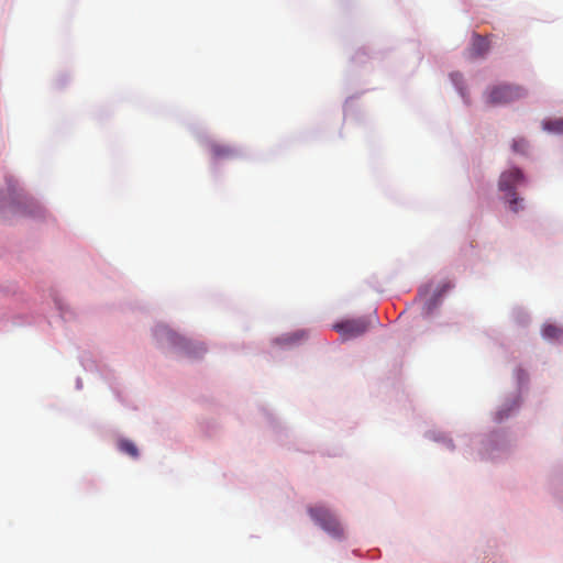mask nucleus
I'll return each mask as SVG.
<instances>
[{
    "mask_svg": "<svg viewBox=\"0 0 563 563\" xmlns=\"http://www.w3.org/2000/svg\"><path fill=\"white\" fill-rule=\"evenodd\" d=\"M309 516L322 530L333 538H342L344 534L343 527L336 516L322 505L310 506L307 509Z\"/></svg>",
    "mask_w": 563,
    "mask_h": 563,
    "instance_id": "obj_1",
    "label": "nucleus"
},
{
    "mask_svg": "<svg viewBox=\"0 0 563 563\" xmlns=\"http://www.w3.org/2000/svg\"><path fill=\"white\" fill-rule=\"evenodd\" d=\"M527 89L518 85H499L486 91V102L490 106L506 104L526 97Z\"/></svg>",
    "mask_w": 563,
    "mask_h": 563,
    "instance_id": "obj_2",
    "label": "nucleus"
},
{
    "mask_svg": "<svg viewBox=\"0 0 563 563\" xmlns=\"http://www.w3.org/2000/svg\"><path fill=\"white\" fill-rule=\"evenodd\" d=\"M523 181V174L518 168H511L500 175L499 178V189L501 191L508 192L509 196V208L512 212H518L522 207V199L516 197L515 188L518 184Z\"/></svg>",
    "mask_w": 563,
    "mask_h": 563,
    "instance_id": "obj_3",
    "label": "nucleus"
},
{
    "mask_svg": "<svg viewBox=\"0 0 563 563\" xmlns=\"http://www.w3.org/2000/svg\"><path fill=\"white\" fill-rule=\"evenodd\" d=\"M333 329L344 339H351L364 334L368 329V323L364 319H352L335 323Z\"/></svg>",
    "mask_w": 563,
    "mask_h": 563,
    "instance_id": "obj_4",
    "label": "nucleus"
},
{
    "mask_svg": "<svg viewBox=\"0 0 563 563\" xmlns=\"http://www.w3.org/2000/svg\"><path fill=\"white\" fill-rule=\"evenodd\" d=\"M158 333L162 335H165L166 339L174 345L180 346L186 351L188 354H194L195 356H200L206 350L202 345L195 346V351H191L194 347L192 343L187 341L185 338L178 335L167 327H161L158 329Z\"/></svg>",
    "mask_w": 563,
    "mask_h": 563,
    "instance_id": "obj_5",
    "label": "nucleus"
},
{
    "mask_svg": "<svg viewBox=\"0 0 563 563\" xmlns=\"http://www.w3.org/2000/svg\"><path fill=\"white\" fill-rule=\"evenodd\" d=\"M489 49V42L487 38L474 34L470 48V55L474 58L484 56Z\"/></svg>",
    "mask_w": 563,
    "mask_h": 563,
    "instance_id": "obj_6",
    "label": "nucleus"
},
{
    "mask_svg": "<svg viewBox=\"0 0 563 563\" xmlns=\"http://www.w3.org/2000/svg\"><path fill=\"white\" fill-rule=\"evenodd\" d=\"M118 449L129 456L136 459L139 456V450L136 445L129 439H120L118 441Z\"/></svg>",
    "mask_w": 563,
    "mask_h": 563,
    "instance_id": "obj_7",
    "label": "nucleus"
},
{
    "mask_svg": "<svg viewBox=\"0 0 563 563\" xmlns=\"http://www.w3.org/2000/svg\"><path fill=\"white\" fill-rule=\"evenodd\" d=\"M542 335L545 339L559 340L563 335V331L554 324H545L542 329Z\"/></svg>",
    "mask_w": 563,
    "mask_h": 563,
    "instance_id": "obj_8",
    "label": "nucleus"
},
{
    "mask_svg": "<svg viewBox=\"0 0 563 563\" xmlns=\"http://www.w3.org/2000/svg\"><path fill=\"white\" fill-rule=\"evenodd\" d=\"M543 128L549 132L563 134V119L545 121Z\"/></svg>",
    "mask_w": 563,
    "mask_h": 563,
    "instance_id": "obj_9",
    "label": "nucleus"
},
{
    "mask_svg": "<svg viewBox=\"0 0 563 563\" xmlns=\"http://www.w3.org/2000/svg\"><path fill=\"white\" fill-rule=\"evenodd\" d=\"M527 148L528 142L525 139H516L512 141L514 152L525 154Z\"/></svg>",
    "mask_w": 563,
    "mask_h": 563,
    "instance_id": "obj_10",
    "label": "nucleus"
},
{
    "mask_svg": "<svg viewBox=\"0 0 563 563\" xmlns=\"http://www.w3.org/2000/svg\"><path fill=\"white\" fill-rule=\"evenodd\" d=\"M212 152L216 157H227L232 153V151L230 148H228L225 146H221V145H214L212 147Z\"/></svg>",
    "mask_w": 563,
    "mask_h": 563,
    "instance_id": "obj_11",
    "label": "nucleus"
}]
</instances>
